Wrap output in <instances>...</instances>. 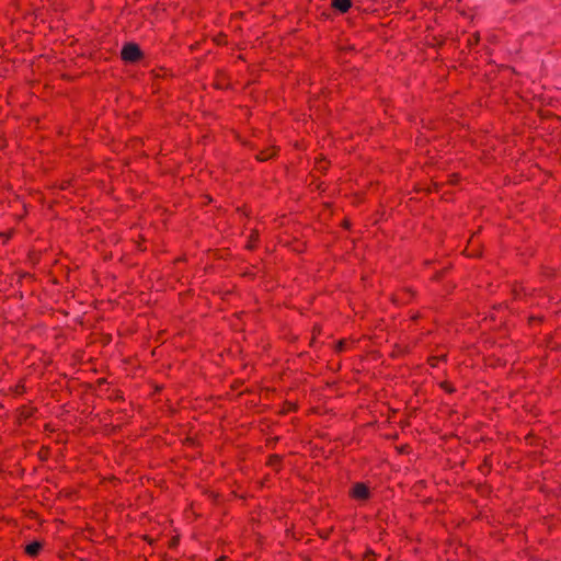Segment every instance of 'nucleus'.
<instances>
[{
  "mask_svg": "<svg viewBox=\"0 0 561 561\" xmlns=\"http://www.w3.org/2000/svg\"><path fill=\"white\" fill-rule=\"evenodd\" d=\"M41 550V543L38 542H32L26 546L25 551L28 556H36L38 551Z\"/></svg>",
  "mask_w": 561,
  "mask_h": 561,
  "instance_id": "obj_4",
  "label": "nucleus"
},
{
  "mask_svg": "<svg viewBox=\"0 0 561 561\" xmlns=\"http://www.w3.org/2000/svg\"><path fill=\"white\" fill-rule=\"evenodd\" d=\"M352 497L356 500H366L369 495V490L364 483H356L351 490Z\"/></svg>",
  "mask_w": 561,
  "mask_h": 561,
  "instance_id": "obj_2",
  "label": "nucleus"
},
{
  "mask_svg": "<svg viewBox=\"0 0 561 561\" xmlns=\"http://www.w3.org/2000/svg\"><path fill=\"white\" fill-rule=\"evenodd\" d=\"M332 5L340 12L344 13L351 8L352 2L351 0H332Z\"/></svg>",
  "mask_w": 561,
  "mask_h": 561,
  "instance_id": "obj_3",
  "label": "nucleus"
},
{
  "mask_svg": "<svg viewBox=\"0 0 561 561\" xmlns=\"http://www.w3.org/2000/svg\"><path fill=\"white\" fill-rule=\"evenodd\" d=\"M275 154V149H268L267 151H263L257 156L260 161H266Z\"/></svg>",
  "mask_w": 561,
  "mask_h": 561,
  "instance_id": "obj_5",
  "label": "nucleus"
},
{
  "mask_svg": "<svg viewBox=\"0 0 561 561\" xmlns=\"http://www.w3.org/2000/svg\"><path fill=\"white\" fill-rule=\"evenodd\" d=\"M122 58L125 61L134 62L140 58V49L135 44H127L122 49Z\"/></svg>",
  "mask_w": 561,
  "mask_h": 561,
  "instance_id": "obj_1",
  "label": "nucleus"
},
{
  "mask_svg": "<svg viewBox=\"0 0 561 561\" xmlns=\"http://www.w3.org/2000/svg\"><path fill=\"white\" fill-rule=\"evenodd\" d=\"M317 165L319 170H324L327 168V163L324 160L317 162Z\"/></svg>",
  "mask_w": 561,
  "mask_h": 561,
  "instance_id": "obj_6",
  "label": "nucleus"
}]
</instances>
